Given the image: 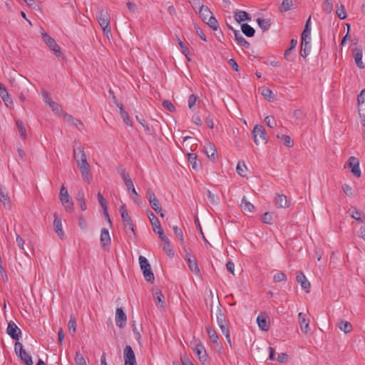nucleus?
I'll return each instance as SVG.
<instances>
[{
	"mask_svg": "<svg viewBox=\"0 0 365 365\" xmlns=\"http://www.w3.org/2000/svg\"><path fill=\"white\" fill-rule=\"evenodd\" d=\"M73 158L80 169L82 179L88 182H91V171L87 160L84 148L81 145L73 147Z\"/></svg>",
	"mask_w": 365,
	"mask_h": 365,
	"instance_id": "obj_1",
	"label": "nucleus"
},
{
	"mask_svg": "<svg viewBox=\"0 0 365 365\" xmlns=\"http://www.w3.org/2000/svg\"><path fill=\"white\" fill-rule=\"evenodd\" d=\"M199 15L201 19L212 30L217 31L218 29V22L207 6L201 5L199 9Z\"/></svg>",
	"mask_w": 365,
	"mask_h": 365,
	"instance_id": "obj_2",
	"label": "nucleus"
},
{
	"mask_svg": "<svg viewBox=\"0 0 365 365\" xmlns=\"http://www.w3.org/2000/svg\"><path fill=\"white\" fill-rule=\"evenodd\" d=\"M139 263L140 269L143 272L145 279L149 282L153 283L154 282L155 277L148 259L143 256H140Z\"/></svg>",
	"mask_w": 365,
	"mask_h": 365,
	"instance_id": "obj_3",
	"label": "nucleus"
},
{
	"mask_svg": "<svg viewBox=\"0 0 365 365\" xmlns=\"http://www.w3.org/2000/svg\"><path fill=\"white\" fill-rule=\"evenodd\" d=\"M119 210H120V215H121V217L123 220L125 231L126 232H128V231H130V232L135 235V230H134V226H133L132 220L126 210L125 205H122L120 207Z\"/></svg>",
	"mask_w": 365,
	"mask_h": 365,
	"instance_id": "obj_4",
	"label": "nucleus"
},
{
	"mask_svg": "<svg viewBox=\"0 0 365 365\" xmlns=\"http://www.w3.org/2000/svg\"><path fill=\"white\" fill-rule=\"evenodd\" d=\"M41 37L44 41V43L47 45V46L53 51L55 55L58 57H62L63 53L61 51L60 46L57 44L56 41L54 38L51 37L46 32H41Z\"/></svg>",
	"mask_w": 365,
	"mask_h": 365,
	"instance_id": "obj_5",
	"label": "nucleus"
},
{
	"mask_svg": "<svg viewBox=\"0 0 365 365\" xmlns=\"http://www.w3.org/2000/svg\"><path fill=\"white\" fill-rule=\"evenodd\" d=\"M97 19L103 32L106 34L110 33V16L107 11L103 9H100L97 14Z\"/></svg>",
	"mask_w": 365,
	"mask_h": 365,
	"instance_id": "obj_6",
	"label": "nucleus"
},
{
	"mask_svg": "<svg viewBox=\"0 0 365 365\" xmlns=\"http://www.w3.org/2000/svg\"><path fill=\"white\" fill-rule=\"evenodd\" d=\"M120 176L122 177L124 183L128 189V191L131 192L130 197L135 201L137 202V200L139 198V195L136 192L135 187L133 185V182L130 177V175L126 173L124 170H122L120 172Z\"/></svg>",
	"mask_w": 365,
	"mask_h": 365,
	"instance_id": "obj_7",
	"label": "nucleus"
},
{
	"mask_svg": "<svg viewBox=\"0 0 365 365\" xmlns=\"http://www.w3.org/2000/svg\"><path fill=\"white\" fill-rule=\"evenodd\" d=\"M254 141L257 145L265 144L267 142V133L262 125H256L252 131Z\"/></svg>",
	"mask_w": 365,
	"mask_h": 365,
	"instance_id": "obj_8",
	"label": "nucleus"
},
{
	"mask_svg": "<svg viewBox=\"0 0 365 365\" xmlns=\"http://www.w3.org/2000/svg\"><path fill=\"white\" fill-rule=\"evenodd\" d=\"M59 199L66 211H73V203L71 200L68 190L64 185H63L60 190Z\"/></svg>",
	"mask_w": 365,
	"mask_h": 365,
	"instance_id": "obj_9",
	"label": "nucleus"
},
{
	"mask_svg": "<svg viewBox=\"0 0 365 365\" xmlns=\"http://www.w3.org/2000/svg\"><path fill=\"white\" fill-rule=\"evenodd\" d=\"M185 252V259L188 264L190 269L195 274H198L200 269L198 267L197 260L195 257L191 255L190 250L188 248L183 247Z\"/></svg>",
	"mask_w": 365,
	"mask_h": 365,
	"instance_id": "obj_10",
	"label": "nucleus"
},
{
	"mask_svg": "<svg viewBox=\"0 0 365 365\" xmlns=\"http://www.w3.org/2000/svg\"><path fill=\"white\" fill-rule=\"evenodd\" d=\"M194 346L193 351L197 356L200 361L202 364L206 363L207 361V354L202 343L199 340H195Z\"/></svg>",
	"mask_w": 365,
	"mask_h": 365,
	"instance_id": "obj_11",
	"label": "nucleus"
},
{
	"mask_svg": "<svg viewBox=\"0 0 365 365\" xmlns=\"http://www.w3.org/2000/svg\"><path fill=\"white\" fill-rule=\"evenodd\" d=\"M125 365H137L134 351L130 346H126L123 350Z\"/></svg>",
	"mask_w": 365,
	"mask_h": 365,
	"instance_id": "obj_12",
	"label": "nucleus"
},
{
	"mask_svg": "<svg viewBox=\"0 0 365 365\" xmlns=\"http://www.w3.org/2000/svg\"><path fill=\"white\" fill-rule=\"evenodd\" d=\"M6 332L13 339L16 341H18L21 336V329L13 321H10L9 322Z\"/></svg>",
	"mask_w": 365,
	"mask_h": 365,
	"instance_id": "obj_13",
	"label": "nucleus"
},
{
	"mask_svg": "<svg viewBox=\"0 0 365 365\" xmlns=\"http://www.w3.org/2000/svg\"><path fill=\"white\" fill-rule=\"evenodd\" d=\"M147 197L148 199L151 207L156 212H161L162 207L159 202V200L155 196V193L150 189L147 191Z\"/></svg>",
	"mask_w": 365,
	"mask_h": 365,
	"instance_id": "obj_14",
	"label": "nucleus"
},
{
	"mask_svg": "<svg viewBox=\"0 0 365 365\" xmlns=\"http://www.w3.org/2000/svg\"><path fill=\"white\" fill-rule=\"evenodd\" d=\"M348 165L353 175L359 178L361 176V170L359 160L355 157H350L348 160Z\"/></svg>",
	"mask_w": 365,
	"mask_h": 365,
	"instance_id": "obj_15",
	"label": "nucleus"
},
{
	"mask_svg": "<svg viewBox=\"0 0 365 365\" xmlns=\"http://www.w3.org/2000/svg\"><path fill=\"white\" fill-rule=\"evenodd\" d=\"M296 279L298 283L300 284L302 288L307 292H310V282L307 280L304 274L302 272H298L297 273Z\"/></svg>",
	"mask_w": 365,
	"mask_h": 365,
	"instance_id": "obj_16",
	"label": "nucleus"
},
{
	"mask_svg": "<svg viewBox=\"0 0 365 365\" xmlns=\"http://www.w3.org/2000/svg\"><path fill=\"white\" fill-rule=\"evenodd\" d=\"M0 202L3 204L6 209H11V202L5 187H0Z\"/></svg>",
	"mask_w": 365,
	"mask_h": 365,
	"instance_id": "obj_17",
	"label": "nucleus"
},
{
	"mask_svg": "<svg viewBox=\"0 0 365 365\" xmlns=\"http://www.w3.org/2000/svg\"><path fill=\"white\" fill-rule=\"evenodd\" d=\"M298 319L302 331L304 334H307L310 330L309 319L307 318L306 314L302 312L298 314Z\"/></svg>",
	"mask_w": 365,
	"mask_h": 365,
	"instance_id": "obj_18",
	"label": "nucleus"
},
{
	"mask_svg": "<svg viewBox=\"0 0 365 365\" xmlns=\"http://www.w3.org/2000/svg\"><path fill=\"white\" fill-rule=\"evenodd\" d=\"M115 324L120 328H123L125 325L127 317L122 308H117L115 312Z\"/></svg>",
	"mask_w": 365,
	"mask_h": 365,
	"instance_id": "obj_19",
	"label": "nucleus"
},
{
	"mask_svg": "<svg viewBox=\"0 0 365 365\" xmlns=\"http://www.w3.org/2000/svg\"><path fill=\"white\" fill-rule=\"evenodd\" d=\"M53 217V227L55 232L61 239H63L64 232L63 230L61 218L57 215V213H54Z\"/></svg>",
	"mask_w": 365,
	"mask_h": 365,
	"instance_id": "obj_20",
	"label": "nucleus"
},
{
	"mask_svg": "<svg viewBox=\"0 0 365 365\" xmlns=\"http://www.w3.org/2000/svg\"><path fill=\"white\" fill-rule=\"evenodd\" d=\"M0 96L6 107H11L13 105L12 99L7 89L2 83H0Z\"/></svg>",
	"mask_w": 365,
	"mask_h": 365,
	"instance_id": "obj_21",
	"label": "nucleus"
},
{
	"mask_svg": "<svg viewBox=\"0 0 365 365\" xmlns=\"http://www.w3.org/2000/svg\"><path fill=\"white\" fill-rule=\"evenodd\" d=\"M301 42L311 43V17L307 20L304 31L302 34Z\"/></svg>",
	"mask_w": 365,
	"mask_h": 365,
	"instance_id": "obj_22",
	"label": "nucleus"
},
{
	"mask_svg": "<svg viewBox=\"0 0 365 365\" xmlns=\"http://www.w3.org/2000/svg\"><path fill=\"white\" fill-rule=\"evenodd\" d=\"M353 56L356 65L359 68H364V64L362 61L363 50L361 48H355L353 50Z\"/></svg>",
	"mask_w": 365,
	"mask_h": 365,
	"instance_id": "obj_23",
	"label": "nucleus"
},
{
	"mask_svg": "<svg viewBox=\"0 0 365 365\" xmlns=\"http://www.w3.org/2000/svg\"><path fill=\"white\" fill-rule=\"evenodd\" d=\"M229 29H231L235 35V38L237 43L245 48H248L250 46V43L243 37L240 34V31L235 30L232 26H229Z\"/></svg>",
	"mask_w": 365,
	"mask_h": 365,
	"instance_id": "obj_24",
	"label": "nucleus"
},
{
	"mask_svg": "<svg viewBox=\"0 0 365 365\" xmlns=\"http://www.w3.org/2000/svg\"><path fill=\"white\" fill-rule=\"evenodd\" d=\"M97 197H98V202H99L101 207L103 210V215H104L105 218L108 219L109 222H111L110 219V216H109V214H108V206H107V201H106V200L104 198V197L103 196V195L100 192H98Z\"/></svg>",
	"mask_w": 365,
	"mask_h": 365,
	"instance_id": "obj_25",
	"label": "nucleus"
},
{
	"mask_svg": "<svg viewBox=\"0 0 365 365\" xmlns=\"http://www.w3.org/2000/svg\"><path fill=\"white\" fill-rule=\"evenodd\" d=\"M148 217L150 222L153 226V231L155 233L157 232V231H160V230H163L159 220L151 211H149L148 212Z\"/></svg>",
	"mask_w": 365,
	"mask_h": 365,
	"instance_id": "obj_26",
	"label": "nucleus"
},
{
	"mask_svg": "<svg viewBox=\"0 0 365 365\" xmlns=\"http://www.w3.org/2000/svg\"><path fill=\"white\" fill-rule=\"evenodd\" d=\"M205 150L210 159L215 160L217 158V149L213 143H207L205 146Z\"/></svg>",
	"mask_w": 365,
	"mask_h": 365,
	"instance_id": "obj_27",
	"label": "nucleus"
},
{
	"mask_svg": "<svg viewBox=\"0 0 365 365\" xmlns=\"http://www.w3.org/2000/svg\"><path fill=\"white\" fill-rule=\"evenodd\" d=\"M275 205L279 208H286L289 206V203L286 195L277 194L274 200Z\"/></svg>",
	"mask_w": 365,
	"mask_h": 365,
	"instance_id": "obj_28",
	"label": "nucleus"
},
{
	"mask_svg": "<svg viewBox=\"0 0 365 365\" xmlns=\"http://www.w3.org/2000/svg\"><path fill=\"white\" fill-rule=\"evenodd\" d=\"M259 327L263 331L269 329V319L265 314H259L257 318Z\"/></svg>",
	"mask_w": 365,
	"mask_h": 365,
	"instance_id": "obj_29",
	"label": "nucleus"
},
{
	"mask_svg": "<svg viewBox=\"0 0 365 365\" xmlns=\"http://www.w3.org/2000/svg\"><path fill=\"white\" fill-rule=\"evenodd\" d=\"M154 300L158 307L164 309L166 306L165 297L160 291H156L153 294Z\"/></svg>",
	"mask_w": 365,
	"mask_h": 365,
	"instance_id": "obj_30",
	"label": "nucleus"
},
{
	"mask_svg": "<svg viewBox=\"0 0 365 365\" xmlns=\"http://www.w3.org/2000/svg\"><path fill=\"white\" fill-rule=\"evenodd\" d=\"M116 105L119 108L120 114V116H121L124 123L126 124L127 125L132 126L133 122H132L131 119L130 118L129 114L128 113V112H126L124 110L123 104L117 103Z\"/></svg>",
	"mask_w": 365,
	"mask_h": 365,
	"instance_id": "obj_31",
	"label": "nucleus"
},
{
	"mask_svg": "<svg viewBox=\"0 0 365 365\" xmlns=\"http://www.w3.org/2000/svg\"><path fill=\"white\" fill-rule=\"evenodd\" d=\"M101 243L103 247L109 246L110 244V237L108 230L103 228L101 232Z\"/></svg>",
	"mask_w": 365,
	"mask_h": 365,
	"instance_id": "obj_32",
	"label": "nucleus"
},
{
	"mask_svg": "<svg viewBox=\"0 0 365 365\" xmlns=\"http://www.w3.org/2000/svg\"><path fill=\"white\" fill-rule=\"evenodd\" d=\"M207 335L209 336V339L210 341L215 345V346H220V344L218 342V335L217 334V332L212 327H207L206 328Z\"/></svg>",
	"mask_w": 365,
	"mask_h": 365,
	"instance_id": "obj_33",
	"label": "nucleus"
},
{
	"mask_svg": "<svg viewBox=\"0 0 365 365\" xmlns=\"http://www.w3.org/2000/svg\"><path fill=\"white\" fill-rule=\"evenodd\" d=\"M240 207L244 212H252L255 209V206L247 200L245 196L242 199Z\"/></svg>",
	"mask_w": 365,
	"mask_h": 365,
	"instance_id": "obj_34",
	"label": "nucleus"
},
{
	"mask_svg": "<svg viewBox=\"0 0 365 365\" xmlns=\"http://www.w3.org/2000/svg\"><path fill=\"white\" fill-rule=\"evenodd\" d=\"M234 17L236 21H237L238 23H241L242 21H244L245 20H251V16H250V14L245 11H238L235 12Z\"/></svg>",
	"mask_w": 365,
	"mask_h": 365,
	"instance_id": "obj_35",
	"label": "nucleus"
},
{
	"mask_svg": "<svg viewBox=\"0 0 365 365\" xmlns=\"http://www.w3.org/2000/svg\"><path fill=\"white\" fill-rule=\"evenodd\" d=\"M261 93L264 97V98L269 102H273L275 100V96L274 95L272 90L269 88L262 87L261 88Z\"/></svg>",
	"mask_w": 365,
	"mask_h": 365,
	"instance_id": "obj_36",
	"label": "nucleus"
},
{
	"mask_svg": "<svg viewBox=\"0 0 365 365\" xmlns=\"http://www.w3.org/2000/svg\"><path fill=\"white\" fill-rule=\"evenodd\" d=\"M242 32L247 37H252L255 35V30L247 24H242L241 26Z\"/></svg>",
	"mask_w": 365,
	"mask_h": 365,
	"instance_id": "obj_37",
	"label": "nucleus"
},
{
	"mask_svg": "<svg viewBox=\"0 0 365 365\" xmlns=\"http://www.w3.org/2000/svg\"><path fill=\"white\" fill-rule=\"evenodd\" d=\"M65 119L69 123L76 125V127L78 130H81L83 128V124L79 121L77 118L73 117L72 115H66Z\"/></svg>",
	"mask_w": 365,
	"mask_h": 365,
	"instance_id": "obj_38",
	"label": "nucleus"
},
{
	"mask_svg": "<svg viewBox=\"0 0 365 365\" xmlns=\"http://www.w3.org/2000/svg\"><path fill=\"white\" fill-rule=\"evenodd\" d=\"M137 120L143 127L145 132L148 135H153L155 130L153 127L148 125L144 119L140 118L138 115L136 116Z\"/></svg>",
	"mask_w": 365,
	"mask_h": 365,
	"instance_id": "obj_39",
	"label": "nucleus"
},
{
	"mask_svg": "<svg viewBox=\"0 0 365 365\" xmlns=\"http://www.w3.org/2000/svg\"><path fill=\"white\" fill-rule=\"evenodd\" d=\"M310 50L311 44L309 42H301L300 55L303 58H306L309 54Z\"/></svg>",
	"mask_w": 365,
	"mask_h": 365,
	"instance_id": "obj_40",
	"label": "nucleus"
},
{
	"mask_svg": "<svg viewBox=\"0 0 365 365\" xmlns=\"http://www.w3.org/2000/svg\"><path fill=\"white\" fill-rule=\"evenodd\" d=\"M310 50L311 44L309 42H301L300 55L303 58H306L309 54Z\"/></svg>",
	"mask_w": 365,
	"mask_h": 365,
	"instance_id": "obj_41",
	"label": "nucleus"
},
{
	"mask_svg": "<svg viewBox=\"0 0 365 365\" xmlns=\"http://www.w3.org/2000/svg\"><path fill=\"white\" fill-rule=\"evenodd\" d=\"M257 22L264 31L268 30L271 26L270 20L267 19L258 18Z\"/></svg>",
	"mask_w": 365,
	"mask_h": 365,
	"instance_id": "obj_42",
	"label": "nucleus"
},
{
	"mask_svg": "<svg viewBox=\"0 0 365 365\" xmlns=\"http://www.w3.org/2000/svg\"><path fill=\"white\" fill-rule=\"evenodd\" d=\"M339 328L341 331H344L345 334H348L351 331L352 325L349 322L341 321L339 324Z\"/></svg>",
	"mask_w": 365,
	"mask_h": 365,
	"instance_id": "obj_43",
	"label": "nucleus"
},
{
	"mask_svg": "<svg viewBox=\"0 0 365 365\" xmlns=\"http://www.w3.org/2000/svg\"><path fill=\"white\" fill-rule=\"evenodd\" d=\"M16 125L18 128V130H19L21 137L24 139H26V128H25L24 122L21 120H16Z\"/></svg>",
	"mask_w": 365,
	"mask_h": 365,
	"instance_id": "obj_44",
	"label": "nucleus"
},
{
	"mask_svg": "<svg viewBox=\"0 0 365 365\" xmlns=\"http://www.w3.org/2000/svg\"><path fill=\"white\" fill-rule=\"evenodd\" d=\"M187 158L193 169H198L200 164L197 162V155L195 153H188Z\"/></svg>",
	"mask_w": 365,
	"mask_h": 365,
	"instance_id": "obj_45",
	"label": "nucleus"
},
{
	"mask_svg": "<svg viewBox=\"0 0 365 365\" xmlns=\"http://www.w3.org/2000/svg\"><path fill=\"white\" fill-rule=\"evenodd\" d=\"M207 197L212 205H217L220 202L219 197L209 190H207Z\"/></svg>",
	"mask_w": 365,
	"mask_h": 365,
	"instance_id": "obj_46",
	"label": "nucleus"
},
{
	"mask_svg": "<svg viewBox=\"0 0 365 365\" xmlns=\"http://www.w3.org/2000/svg\"><path fill=\"white\" fill-rule=\"evenodd\" d=\"M68 326L69 333L73 335L76 331V321L73 316H71Z\"/></svg>",
	"mask_w": 365,
	"mask_h": 365,
	"instance_id": "obj_47",
	"label": "nucleus"
},
{
	"mask_svg": "<svg viewBox=\"0 0 365 365\" xmlns=\"http://www.w3.org/2000/svg\"><path fill=\"white\" fill-rule=\"evenodd\" d=\"M74 360L76 365H87L84 356L79 351L76 352Z\"/></svg>",
	"mask_w": 365,
	"mask_h": 365,
	"instance_id": "obj_48",
	"label": "nucleus"
},
{
	"mask_svg": "<svg viewBox=\"0 0 365 365\" xmlns=\"http://www.w3.org/2000/svg\"><path fill=\"white\" fill-rule=\"evenodd\" d=\"M19 356L26 365H33L32 358L28 352L24 351Z\"/></svg>",
	"mask_w": 365,
	"mask_h": 365,
	"instance_id": "obj_49",
	"label": "nucleus"
},
{
	"mask_svg": "<svg viewBox=\"0 0 365 365\" xmlns=\"http://www.w3.org/2000/svg\"><path fill=\"white\" fill-rule=\"evenodd\" d=\"M77 200H78V202L79 204L81 209L82 210H86L87 207H86V200L84 198V194L82 191L78 192Z\"/></svg>",
	"mask_w": 365,
	"mask_h": 365,
	"instance_id": "obj_50",
	"label": "nucleus"
},
{
	"mask_svg": "<svg viewBox=\"0 0 365 365\" xmlns=\"http://www.w3.org/2000/svg\"><path fill=\"white\" fill-rule=\"evenodd\" d=\"M236 170H237V173L240 176H242V177L245 176L246 170H247V166L245 164V163L244 162H239L237 163V165Z\"/></svg>",
	"mask_w": 365,
	"mask_h": 365,
	"instance_id": "obj_51",
	"label": "nucleus"
},
{
	"mask_svg": "<svg viewBox=\"0 0 365 365\" xmlns=\"http://www.w3.org/2000/svg\"><path fill=\"white\" fill-rule=\"evenodd\" d=\"M293 5L292 0H283L280 6L281 11H288L292 9Z\"/></svg>",
	"mask_w": 365,
	"mask_h": 365,
	"instance_id": "obj_52",
	"label": "nucleus"
},
{
	"mask_svg": "<svg viewBox=\"0 0 365 365\" xmlns=\"http://www.w3.org/2000/svg\"><path fill=\"white\" fill-rule=\"evenodd\" d=\"M287 280V275L282 272H276L273 276V281L274 282H284Z\"/></svg>",
	"mask_w": 365,
	"mask_h": 365,
	"instance_id": "obj_53",
	"label": "nucleus"
},
{
	"mask_svg": "<svg viewBox=\"0 0 365 365\" xmlns=\"http://www.w3.org/2000/svg\"><path fill=\"white\" fill-rule=\"evenodd\" d=\"M336 12L337 16L340 19H345L347 16L344 6L342 4H341L339 6L337 7Z\"/></svg>",
	"mask_w": 365,
	"mask_h": 365,
	"instance_id": "obj_54",
	"label": "nucleus"
},
{
	"mask_svg": "<svg viewBox=\"0 0 365 365\" xmlns=\"http://www.w3.org/2000/svg\"><path fill=\"white\" fill-rule=\"evenodd\" d=\"M216 317L218 325L226 323L225 317L220 309L217 311Z\"/></svg>",
	"mask_w": 365,
	"mask_h": 365,
	"instance_id": "obj_55",
	"label": "nucleus"
},
{
	"mask_svg": "<svg viewBox=\"0 0 365 365\" xmlns=\"http://www.w3.org/2000/svg\"><path fill=\"white\" fill-rule=\"evenodd\" d=\"M322 9L327 14H329L333 9V5L331 0L324 1L322 4Z\"/></svg>",
	"mask_w": 365,
	"mask_h": 365,
	"instance_id": "obj_56",
	"label": "nucleus"
},
{
	"mask_svg": "<svg viewBox=\"0 0 365 365\" xmlns=\"http://www.w3.org/2000/svg\"><path fill=\"white\" fill-rule=\"evenodd\" d=\"M16 242L19 248L22 251V252L26 253L24 249V240L19 235H16Z\"/></svg>",
	"mask_w": 365,
	"mask_h": 365,
	"instance_id": "obj_57",
	"label": "nucleus"
},
{
	"mask_svg": "<svg viewBox=\"0 0 365 365\" xmlns=\"http://www.w3.org/2000/svg\"><path fill=\"white\" fill-rule=\"evenodd\" d=\"M173 231L175 232V234L176 235V236H178L182 243V245L184 244V237H183V233H182V231L180 228H179L177 225H175L173 226Z\"/></svg>",
	"mask_w": 365,
	"mask_h": 365,
	"instance_id": "obj_58",
	"label": "nucleus"
},
{
	"mask_svg": "<svg viewBox=\"0 0 365 365\" xmlns=\"http://www.w3.org/2000/svg\"><path fill=\"white\" fill-rule=\"evenodd\" d=\"M178 41L181 48L182 53L187 57L188 60H190V58L187 56L188 54L190 53L189 48L183 43V42L180 38L178 39Z\"/></svg>",
	"mask_w": 365,
	"mask_h": 365,
	"instance_id": "obj_59",
	"label": "nucleus"
},
{
	"mask_svg": "<svg viewBox=\"0 0 365 365\" xmlns=\"http://www.w3.org/2000/svg\"><path fill=\"white\" fill-rule=\"evenodd\" d=\"M262 222L265 223V224H272V214L269 212H265L262 216Z\"/></svg>",
	"mask_w": 365,
	"mask_h": 365,
	"instance_id": "obj_60",
	"label": "nucleus"
},
{
	"mask_svg": "<svg viewBox=\"0 0 365 365\" xmlns=\"http://www.w3.org/2000/svg\"><path fill=\"white\" fill-rule=\"evenodd\" d=\"M42 96L43 98V101L48 106L53 102L51 96L49 93H48L46 90L42 91Z\"/></svg>",
	"mask_w": 365,
	"mask_h": 365,
	"instance_id": "obj_61",
	"label": "nucleus"
},
{
	"mask_svg": "<svg viewBox=\"0 0 365 365\" xmlns=\"http://www.w3.org/2000/svg\"><path fill=\"white\" fill-rule=\"evenodd\" d=\"M163 250L169 255L173 256L174 252L173 250V247L171 245L170 242L165 243V246L163 247Z\"/></svg>",
	"mask_w": 365,
	"mask_h": 365,
	"instance_id": "obj_62",
	"label": "nucleus"
},
{
	"mask_svg": "<svg viewBox=\"0 0 365 365\" xmlns=\"http://www.w3.org/2000/svg\"><path fill=\"white\" fill-rule=\"evenodd\" d=\"M264 121L267 123V126H269L271 128H274L277 125L276 120L272 116H267L264 118Z\"/></svg>",
	"mask_w": 365,
	"mask_h": 365,
	"instance_id": "obj_63",
	"label": "nucleus"
},
{
	"mask_svg": "<svg viewBox=\"0 0 365 365\" xmlns=\"http://www.w3.org/2000/svg\"><path fill=\"white\" fill-rule=\"evenodd\" d=\"M358 111L361 120L365 119V103H358Z\"/></svg>",
	"mask_w": 365,
	"mask_h": 365,
	"instance_id": "obj_64",
	"label": "nucleus"
}]
</instances>
